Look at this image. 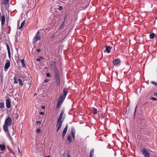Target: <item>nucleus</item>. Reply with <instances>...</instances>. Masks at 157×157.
I'll return each mask as SVG.
<instances>
[{
  "instance_id": "nucleus-43",
  "label": "nucleus",
  "mask_w": 157,
  "mask_h": 157,
  "mask_svg": "<svg viewBox=\"0 0 157 157\" xmlns=\"http://www.w3.org/2000/svg\"><path fill=\"white\" fill-rule=\"evenodd\" d=\"M18 152L19 153H20V149L19 148H18Z\"/></svg>"
},
{
  "instance_id": "nucleus-12",
  "label": "nucleus",
  "mask_w": 157,
  "mask_h": 157,
  "mask_svg": "<svg viewBox=\"0 0 157 157\" xmlns=\"http://www.w3.org/2000/svg\"><path fill=\"white\" fill-rule=\"evenodd\" d=\"M71 133L73 138L74 139L75 138V132L74 129H72Z\"/></svg>"
},
{
  "instance_id": "nucleus-21",
  "label": "nucleus",
  "mask_w": 157,
  "mask_h": 157,
  "mask_svg": "<svg viewBox=\"0 0 157 157\" xmlns=\"http://www.w3.org/2000/svg\"><path fill=\"white\" fill-rule=\"evenodd\" d=\"M21 63L22 65V66L24 67H25L26 66L25 64V63L24 62V61L23 59H21Z\"/></svg>"
},
{
  "instance_id": "nucleus-36",
  "label": "nucleus",
  "mask_w": 157,
  "mask_h": 157,
  "mask_svg": "<svg viewBox=\"0 0 157 157\" xmlns=\"http://www.w3.org/2000/svg\"><path fill=\"white\" fill-rule=\"evenodd\" d=\"M67 157H71V156L70 155L69 152L68 153V154L67 155Z\"/></svg>"
},
{
  "instance_id": "nucleus-44",
  "label": "nucleus",
  "mask_w": 157,
  "mask_h": 157,
  "mask_svg": "<svg viewBox=\"0 0 157 157\" xmlns=\"http://www.w3.org/2000/svg\"><path fill=\"white\" fill-rule=\"evenodd\" d=\"M155 96H157V93H156L155 94Z\"/></svg>"
},
{
  "instance_id": "nucleus-35",
  "label": "nucleus",
  "mask_w": 157,
  "mask_h": 157,
  "mask_svg": "<svg viewBox=\"0 0 157 157\" xmlns=\"http://www.w3.org/2000/svg\"><path fill=\"white\" fill-rule=\"evenodd\" d=\"M46 76L48 77H49L50 76V74L49 73H47L46 74Z\"/></svg>"
},
{
  "instance_id": "nucleus-5",
  "label": "nucleus",
  "mask_w": 157,
  "mask_h": 157,
  "mask_svg": "<svg viewBox=\"0 0 157 157\" xmlns=\"http://www.w3.org/2000/svg\"><path fill=\"white\" fill-rule=\"evenodd\" d=\"M63 121H60L58 120L57 124V127L56 130L57 132H58V131L61 128Z\"/></svg>"
},
{
  "instance_id": "nucleus-19",
  "label": "nucleus",
  "mask_w": 157,
  "mask_h": 157,
  "mask_svg": "<svg viewBox=\"0 0 157 157\" xmlns=\"http://www.w3.org/2000/svg\"><path fill=\"white\" fill-rule=\"evenodd\" d=\"M111 48L110 47L108 46L106 47V51L108 53H110V50L111 49Z\"/></svg>"
},
{
  "instance_id": "nucleus-39",
  "label": "nucleus",
  "mask_w": 157,
  "mask_h": 157,
  "mask_svg": "<svg viewBox=\"0 0 157 157\" xmlns=\"http://www.w3.org/2000/svg\"><path fill=\"white\" fill-rule=\"evenodd\" d=\"M8 53H10V49H8Z\"/></svg>"
},
{
  "instance_id": "nucleus-49",
  "label": "nucleus",
  "mask_w": 157,
  "mask_h": 157,
  "mask_svg": "<svg viewBox=\"0 0 157 157\" xmlns=\"http://www.w3.org/2000/svg\"><path fill=\"white\" fill-rule=\"evenodd\" d=\"M63 155H66V153L65 152L63 154Z\"/></svg>"
},
{
  "instance_id": "nucleus-23",
  "label": "nucleus",
  "mask_w": 157,
  "mask_h": 157,
  "mask_svg": "<svg viewBox=\"0 0 157 157\" xmlns=\"http://www.w3.org/2000/svg\"><path fill=\"white\" fill-rule=\"evenodd\" d=\"M56 82L57 83V85L59 86L60 83V79H56Z\"/></svg>"
},
{
  "instance_id": "nucleus-22",
  "label": "nucleus",
  "mask_w": 157,
  "mask_h": 157,
  "mask_svg": "<svg viewBox=\"0 0 157 157\" xmlns=\"http://www.w3.org/2000/svg\"><path fill=\"white\" fill-rule=\"evenodd\" d=\"M67 140L69 141V143H71L72 142L71 138L70 135L67 137Z\"/></svg>"
},
{
  "instance_id": "nucleus-10",
  "label": "nucleus",
  "mask_w": 157,
  "mask_h": 157,
  "mask_svg": "<svg viewBox=\"0 0 157 157\" xmlns=\"http://www.w3.org/2000/svg\"><path fill=\"white\" fill-rule=\"evenodd\" d=\"M5 17L3 15L2 16L1 18V24L3 26L5 23Z\"/></svg>"
},
{
  "instance_id": "nucleus-9",
  "label": "nucleus",
  "mask_w": 157,
  "mask_h": 157,
  "mask_svg": "<svg viewBox=\"0 0 157 157\" xmlns=\"http://www.w3.org/2000/svg\"><path fill=\"white\" fill-rule=\"evenodd\" d=\"M10 66V62H8L6 63L4 67V70H7L9 68Z\"/></svg>"
},
{
  "instance_id": "nucleus-34",
  "label": "nucleus",
  "mask_w": 157,
  "mask_h": 157,
  "mask_svg": "<svg viewBox=\"0 0 157 157\" xmlns=\"http://www.w3.org/2000/svg\"><path fill=\"white\" fill-rule=\"evenodd\" d=\"M41 51V50L40 49V48H38L37 49V51L38 52H40Z\"/></svg>"
},
{
  "instance_id": "nucleus-1",
  "label": "nucleus",
  "mask_w": 157,
  "mask_h": 157,
  "mask_svg": "<svg viewBox=\"0 0 157 157\" xmlns=\"http://www.w3.org/2000/svg\"><path fill=\"white\" fill-rule=\"evenodd\" d=\"M67 88H64L63 90V94L61 95L58 101L57 105H60L63 102L67 94Z\"/></svg>"
},
{
  "instance_id": "nucleus-32",
  "label": "nucleus",
  "mask_w": 157,
  "mask_h": 157,
  "mask_svg": "<svg viewBox=\"0 0 157 157\" xmlns=\"http://www.w3.org/2000/svg\"><path fill=\"white\" fill-rule=\"evenodd\" d=\"M40 129H38L37 130V132L38 133H40Z\"/></svg>"
},
{
  "instance_id": "nucleus-18",
  "label": "nucleus",
  "mask_w": 157,
  "mask_h": 157,
  "mask_svg": "<svg viewBox=\"0 0 157 157\" xmlns=\"http://www.w3.org/2000/svg\"><path fill=\"white\" fill-rule=\"evenodd\" d=\"M155 34L154 33H152L150 34V38L151 39H153L155 36Z\"/></svg>"
},
{
  "instance_id": "nucleus-20",
  "label": "nucleus",
  "mask_w": 157,
  "mask_h": 157,
  "mask_svg": "<svg viewBox=\"0 0 157 157\" xmlns=\"http://www.w3.org/2000/svg\"><path fill=\"white\" fill-rule=\"evenodd\" d=\"M8 126L4 124L3 125V129L5 132H6L8 130Z\"/></svg>"
},
{
  "instance_id": "nucleus-41",
  "label": "nucleus",
  "mask_w": 157,
  "mask_h": 157,
  "mask_svg": "<svg viewBox=\"0 0 157 157\" xmlns=\"http://www.w3.org/2000/svg\"><path fill=\"white\" fill-rule=\"evenodd\" d=\"M48 81V79H46L45 80V82H47Z\"/></svg>"
},
{
  "instance_id": "nucleus-33",
  "label": "nucleus",
  "mask_w": 157,
  "mask_h": 157,
  "mask_svg": "<svg viewBox=\"0 0 157 157\" xmlns=\"http://www.w3.org/2000/svg\"><path fill=\"white\" fill-rule=\"evenodd\" d=\"M41 121H37L36 122V123L37 124H41Z\"/></svg>"
},
{
  "instance_id": "nucleus-25",
  "label": "nucleus",
  "mask_w": 157,
  "mask_h": 157,
  "mask_svg": "<svg viewBox=\"0 0 157 157\" xmlns=\"http://www.w3.org/2000/svg\"><path fill=\"white\" fill-rule=\"evenodd\" d=\"M4 107V103L3 102H1L0 103V108H3Z\"/></svg>"
},
{
  "instance_id": "nucleus-42",
  "label": "nucleus",
  "mask_w": 157,
  "mask_h": 157,
  "mask_svg": "<svg viewBox=\"0 0 157 157\" xmlns=\"http://www.w3.org/2000/svg\"><path fill=\"white\" fill-rule=\"evenodd\" d=\"M42 109H44L45 108V107L44 106H42Z\"/></svg>"
},
{
  "instance_id": "nucleus-3",
  "label": "nucleus",
  "mask_w": 157,
  "mask_h": 157,
  "mask_svg": "<svg viewBox=\"0 0 157 157\" xmlns=\"http://www.w3.org/2000/svg\"><path fill=\"white\" fill-rule=\"evenodd\" d=\"M12 120L10 117H8L6 120L4 124L9 126L11 123Z\"/></svg>"
},
{
  "instance_id": "nucleus-13",
  "label": "nucleus",
  "mask_w": 157,
  "mask_h": 157,
  "mask_svg": "<svg viewBox=\"0 0 157 157\" xmlns=\"http://www.w3.org/2000/svg\"><path fill=\"white\" fill-rule=\"evenodd\" d=\"M6 147V146L5 145L0 144V149L1 151L4 150Z\"/></svg>"
},
{
  "instance_id": "nucleus-29",
  "label": "nucleus",
  "mask_w": 157,
  "mask_h": 157,
  "mask_svg": "<svg viewBox=\"0 0 157 157\" xmlns=\"http://www.w3.org/2000/svg\"><path fill=\"white\" fill-rule=\"evenodd\" d=\"M151 99L153 101H157V98H154L153 97H151Z\"/></svg>"
},
{
  "instance_id": "nucleus-46",
  "label": "nucleus",
  "mask_w": 157,
  "mask_h": 157,
  "mask_svg": "<svg viewBox=\"0 0 157 157\" xmlns=\"http://www.w3.org/2000/svg\"><path fill=\"white\" fill-rule=\"evenodd\" d=\"M8 55H9V56H10V53H8Z\"/></svg>"
},
{
  "instance_id": "nucleus-11",
  "label": "nucleus",
  "mask_w": 157,
  "mask_h": 157,
  "mask_svg": "<svg viewBox=\"0 0 157 157\" xmlns=\"http://www.w3.org/2000/svg\"><path fill=\"white\" fill-rule=\"evenodd\" d=\"M64 113V112L63 111H62L60 114L59 116V118L58 119V121H63V120H61V119L62 118V116H63V115Z\"/></svg>"
},
{
  "instance_id": "nucleus-27",
  "label": "nucleus",
  "mask_w": 157,
  "mask_h": 157,
  "mask_svg": "<svg viewBox=\"0 0 157 157\" xmlns=\"http://www.w3.org/2000/svg\"><path fill=\"white\" fill-rule=\"evenodd\" d=\"M9 1V0H4L3 3L4 5H7Z\"/></svg>"
},
{
  "instance_id": "nucleus-30",
  "label": "nucleus",
  "mask_w": 157,
  "mask_h": 157,
  "mask_svg": "<svg viewBox=\"0 0 157 157\" xmlns=\"http://www.w3.org/2000/svg\"><path fill=\"white\" fill-rule=\"evenodd\" d=\"M151 83L154 85L157 86V83L154 82H151Z\"/></svg>"
},
{
  "instance_id": "nucleus-38",
  "label": "nucleus",
  "mask_w": 157,
  "mask_h": 157,
  "mask_svg": "<svg viewBox=\"0 0 157 157\" xmlns=\"http://www.w3.org/2000/svg\"><path fill=\"white\" fill-rule=\"evenodd\" d=\"M7 50H8V49H10V48H9V46L7 44Z\"/></svg>"
},
{
  "instance_id": "nucleus-37",
  "label": "nucleus",
  "mask_w": 157,
  "mask_h": 157,
  "mask_svg": "<svg viewBox=\"0 0 157 157\" xmlns=\"http://www.w3.org/2000/svg\"><path fill=\"white\" fill-rule=\"evenodd\" d=\"M40 115H43L44 114V113L43 112H40Z\"/></svg>"
},
{
  "instance_id": "nucleus-45",
  "label": "nucleus",
  "mask_w": 157,
  "mask_h": 157,
  "mask_svg": "<svg viewBox=\"0 0 157 157\" xmlns=\"http://www.w3.org/2000/svg\"><path fill=\"white\" fill-rule=\"evenodd\" d=\"M136 109H135V111H134V114H135V112H136Z\"/></svg>"
},
{
  "instance_id": "nucleus-26",
  "label": "nucleus",
  "mask_w": 157,
  "mask_h": 157,
  "mask_svg": "<svg viewBox=\"0 0 157 157\" xmlns=\"http://www.w3.org/2000/svg\"><path fill=\"white\" fill-rule=\"evenodd\" d=\"M55 78L56 79H60L59 75L58 73H56L55 75Z\"/></svg>"
},
{
  "instance_id": "nucleus-16",
  "label": "nucleus",
  "mask_w": 157,
  "mask_h": 157,
  "mask_svg": "<svg viewBox=\"0 0 157 157\" xmlns=\"http://www.w3.org/2000/svg\"><path fill=\"white\" fill-rule=\"evenodd\" d=\"M98 111L97 109L94 108L93 109V113L94 114H96L97 113Z\"/></svg>"
},
{
  "instance_id": "nucleus-31",
  "label": "nucleus",
  "mask_w": 157,
  "mask_h": 157,
  "mask_svg": "<svg viewBox=\"0 0 157 157\" xmlns=\"http://www.w3.org/2000/svg\"><path fill=\"white\" fill-rule=\"evenodd\" d=\"M63 9V7L62 6H59V10H61Z\"/></svg>"
},
{
  "instance_id": "nucleus-14",
  "label": "nucleus",
  "mask_w": 157,
  "mask_h": 157,
  "mask_svg": "<svg viewBox=\"0 0 157 157\" xmlns=\"http://www.w3.org/2000/svg\"><path fill=\"white\" fill-rule=\"evenodd\" d=\"M25 21H24L23 22H22L21 24V25H20V27L19 28H18V29H21L22 27H23V26H24L25 24Z\"/></svg>"
},
{
  "instance_id": "nucleus-48",
  "label": "nucleus",
  "mask_w": 157,
  "mask_h": 157,
  "mask_svg": "<svg viewBox=\"0 0 157 157\" xmlns=\"http://www.w3.org/2000/svg\"><path fill=\"white\" fill-rule=\"evenodd\" d=\"M43 58V57H40V59H42Z\"/></svg>"
},
{
  "instance_id": "nucleus-47",
  "label": "nucleus",
  "mask_w": 157,
  "mask_h": 157,
  "mask_svg": "<svg viewBox=\"0 0 157 157\" xmlns=\"http://www.w3.org/2000/svg\"><path fill=\"white\" fill-rule=\"evenodd\" d=\"M45 157H51L49 155L48 156H45Z\"/></svg>"
},
{
  "instance_id": "nucleus-2",
  "label": "nucleus",
  "mask_w": 157,
  "mask_h": 157,
  "mask_svg": "<svg viewBox=\"0 0 157 157\" xmlns=\"http://www.w3.org/2000/svg\"><path fill=\"white\" fill-rule=\"evenodd\" d=\"M40 33V31H38L35 36L34 37L33 41L34 43H36L38 40H40L41 39Z\"/></svg>"
},
{
  "instance_id": "nucleus-24",
  "label": "nucleus",
  "mask_w": 157,
  "mask_h": 157,
  "mask_svg": "<svg viewBox=\"0 0 157 157\" xmlns=\"http://www.w3.org/2000/svg\"><path fill=\"white\" fill-rule=\"evenodd\" d=\"M14 83H18V79H17V76H15L14 77Z\"/></svg>"
},
{
  "instance_id": "nucleus-40",
  "label": "nucleus",
  "mask_w": 157,
  "mask_h": 157,
  "mask_svg": "<svg viewBox=\"0 0 157 157\" xmlns=\"http://www.w3.org/2000/svg\"><path fill=\"white\" fill-rule=\"evenodd\" d=\"M36 60H37V61H40V59H37Z\"/></svg>"
},
{
  "instance_id": "nucleus-8",
  "label": "nucleus",
  "mask_w": 157,
  "mask_h": 157,
  "mask_svg": "<svg viewBox=\"0 0 157 157\" xmlns=\"http://www.w3.org/2000/svg\"><path fill=\"white\" fill-rule=\"evenodd\" d=\"M120 63V60L119 59H116L113 61V63L114 65H117Z\"/></svg>"
},
{
  "instance_id": "nucleus-17",
  "label": "nucleus",
  "mask_w": 157,
  "mask_h": 157,
  "mask_svg": "<svg viewBox=\"0 0 157 157\" xmlns=\"http://www.w3.org/2000/svg\"><path fill=\"white\" fill-rule=\"evenodd\" d=\"M94 155V150L92 149L90 151V157H93Z\"/></svg>"
},
{
  "instance_id": "nucleus-7",
  "label": "nucleus",
  "mask_w": 157,
  "mask_h": 157,
  "mask_svg": "<svg viewBox=\"0 0 157 157\" xmlns=\"http://www.w3.org/2000/svg\"><path fill=\"white\" fill-rule=\"evenodd\" d=\"M6 105L7 108H9L10 107V102L9 99H8L6 100Z\"/></svg>"
},
{
  "instance_id": "nucleus-4",
  "label": "nucleus",
  "mask_w": 157,
  "mask_h": 157,
  "mask_svg": "<svg viewBox=\"0 0 157 157\" xmlns=\"http://www.w3.org/2000/svg\"><path fill=\"white\" fill-rule=\"evenodd\" d=\"M142 154L144 155L145 157H149L150 155L146 149L144 148L141 151Z\"/></svg>"
},
{
  "instance_id": "nucleus-28",
  "label": "nucleus",
  "mask_w": 157,
  "mask_h": 157,
  "mask_svg": "<svg viewBox=\"0 0 157 157\" xmlns=\"http://www.w3.org/2000/svg\"><path fill=\"white\" fill-rule=\"evenodd\" d=\"M14 117H16V120H17L19 118V116L18 114H17V113L16 114H14Z\"/></svg>"
},
{
  "instance_id": "nucleus-15",
  "label": "nucleus",
  "mask_w": 157,
  "mask_h": 157,
  "mask_svg": "<svg viewBox=\"0 0 157 157\" xmlns=\"http://www.w3.org/2000/svg\"><path fill=\"white\" fill-rule=\"evenodd\" d=\"M18 81L19 83V84L21 86H22L23 85V83L22 82V80L20 78H18Z\"/></svg>"
},
{
  "instance_id": "nucleus-6",
  "label": "nucleus",
  "mask_w": 157,
  "mask_h": 157,
  "mask_svg": "<svg viewBox=\"0 0 157 157\" xmlns=\"http://www.w3.org/2000/svg\"><path fill=\"white\" fill-rule=\"evenodd\" d=\"M68 128V125H66L64 128L62 134V138L64 139V138L67 132V129Z\"/></svg>"
}]
</instances>
